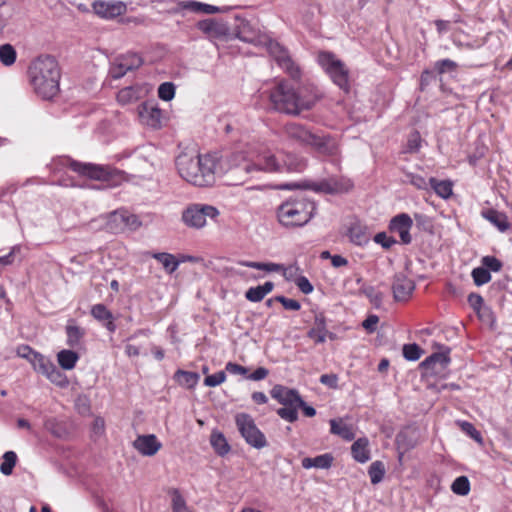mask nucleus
<instances>
[{
    "label": "nucleus",
    "instance_id": "obj_32",
    "mask_svg": "<svg viewBox=\"0 0 512 512\" xmlns=\"http://www.w3.org/2000/svg\"><path fill=\"white\" fill-rule=\"evenodd\" d=\"M67 344L70 347H77L85 335V329L76 325L73 320L69 321L66 326Z\"/></svg>",
    "mask_w": 512,
    "mask_h": 512
},
{
    "label": "nucleus",
    "instance_id": "obj_47",
    "mask_svg": "<svg viewBox=\"0 0 512 512\" xmlns=\"http://www.w3.org/2000/svg\"><path fill=\"white\" fill-rule=\"evenodd\" d=\"M451 489L455 494L465 496L470 491V482L466 476H460L454 480Z\"/></svg>",
    "mask_w": 512,
    "mask_h": 512
},
{
    "label": "nucleus",
    "instance_id": "obj_45",
    "mask_svg": "<svg viewBox=\"0 0 512 512\" xmlns=\"http://www.w3.org/2000/svg\"><path fill=\"white\" fill-rule=\"evenodd\" d=\"M45 377L59 387H66L69 384L66 375L56 365H53Z\"/></svg>",
    "mask_w": 512,
    "mask_h": 512
},
{
    "label": "nucleus",
    "instance_id": "obj_25",
    "mask_svg": "<svg viewBox=\"0 0 512 512\" xmlns=\"http://www.w3.org/2000/svg\"><path fill=\"white\" fill-rule=\"evenodd\" d=\"M482 217L492 223L500 232H506L510 229V223L505 213L495 209L482 211Z\"/></svg>",
    "mask_w": 512,
    "mask_h": 512
},
{
    "label": "nucleus",
    "instance_id": "obj_12",
    "mask_svg": "<svg viewBox=\"0 0 512 512\" xmlns=\"http://www.w3.org/2000/svg\"><path fill=\"white\" fill-rule=\"evenodd\" d=\"M298 115L311 110L322 98L319 89L312 83L306 82L295 89Z\"/></svg>",
    "mask_w": 512,
    "mask_h": 512
},
{
    "label": "nucleus",
    "instance_id": "obj_22",
    "mask_svg": "<svg viewBox=\"0 0 512 512\" xmlns=\"http://www.w3.org/2000/svg\"><path fill=\"white\" fill-rule=\"evenodd\" d=\"M348 237L353 244L358 246L366 245L370 241L368 227L359 221L351 223L348 229Z\"/></svg>",
    "mask_w": 512,
    "mask_h": 512
},
{
    "label": "nucleus",
    "instance_id": "obj_48",
    "mask_svg": "<svg viewBox=\"0 0 512 512\" xmlns=\"http://www.w3.org/2000/svg\"><path fill=\"white\" fill-rule=\"evenodd\" d=\"M471 276L475 285L481 286L488 283L491 280L490 271H488L483 266L476 267L472 270Z\"/></svg>",
    "mask_w": 512,
    "mask_h": 512
},
{
    "label": "nucleus",
    "instance_id": "obj_53",
    "mask_svg": "<svg viewBox=\"0 0 512 512\" xmlns=\"http://www.w3.org/2000/svg\"><path fill=\"white\" fill-rule=\"evenodd\" d=\"M175 86L171 82H164L158 88V97L164 101H170L174 98Z\"/></svg>",
    "mask_w": 512,
    "mask_h": 512
},
{
    "label": "nucleus",
    "instance_id": "obj_46",
    "mask_svg": "<svg viewBox=\"0 0 512 512\" xmlns=\"http://www.w3.org/2000/svg\"><path fill=\"white\" fill-rule=\"evenodd\" d=\"M139 89L135 87H125L117 94V100L122 104H128L138 99Z\"/></svg>",
    "mask_w": 512,
    "mask_h": 512
},
{
    "label": "nucleus",
    "instance_id": "obj_3",
    "mask_svg": "<svg viewBox=\"0 0 512 512\" xmlns=\"http://www.w3.org/2000/svg\"><path fill=\"white\" fill-rule=\"evenodd\" d=\"M175 163L180 177L194 186L209 187L216 181L217 160L211 155L182 152Z\"/></svg>",
    "mask_w": 512,
    "mask_h": 512
},
{
    "label": "nucleus",
    "instance_id": "obj_1",
    "mask_svg": "<svg viewBox=\"0 0 512 512\" xmlns=\"http://www.w3.org/2000/svg\"><path fill=\"white\" fill-rule=\"evenodd\" d=\"M288 161L281 164L272 154L259 156L256 162L248 160L241 153H233L227 158L225 181L228 185H241L248 179L255 177L259 172H281L286 167L287 171H302L305 164L295 156L288 155Z\"/></svg>",
    "mask_w": 512,
    "mask_h": 512
},
{
    "label": "nucleus",
    "instance_id": "obj_31",
    "mask_svg": "<svg viewBox=\"0 0 512 512\" xmlns=\"http://www.w3.org/2000/svg\"><path fill=\"white\" fill-rule=\"evenodd\" d=\"M330 427L332 434L338 435L344 440L351 441L355 437L352 426L344 423L342 419H331Z\"/></svg>",
    "mask_w": 512,
    "mask_h": 512
},
{
    "label": "nucleus",
    "instance_id": "obj_19",
    "mask_svg": "<svg viewBox=\"0 0 512 512\" xmlns=\"http://www.w3.org/2000/svg\"><path fill=\"white\" fill-rule=\"evenodd\" d=\"M95 13L103 18H114L126 12V4L122 1L105 2L99 1L93 4Z\"/></svg>",
    "mask_w": 512,
    "mask_h": 512
},
{
    "label": "nucleus",
    "instance_id": "obj_18",
    "mask_svg": "<svg viewBox=\"0 0 512 512\" xmlns=\"http://www.w3.org/2000/svg\"><path fill=\"white\" fill-rule=\"evenodd\" d=\"M133 447L143 456H153L162 447L154 434L139 435L133 442Z\"/></svg>",
    "mask_w": 512,
    "mask_h": 512
},
{
    "label": "nucleus",
    "instance_id": "obj_5",
    "mask_svg": "<svg viewBox=\"0 0 512 512\" xmlns=\"http://www.w3.org/2000/svg\"><path fill=\"white\" fill-rule=\"evenodd\" d=\"M316 205L304 196L290 197L277 207L278 222L286 228L305 226L314 216Z\"/></svg>",
    "mask_w": 512,
    "mask_h": 512
},
{
    "label": "nucleus",
    "instance_id": "obj_42",
    "mask_svg": "<svg viewBox=\"0 0 512 512\" xmlns=\"http://www.w3.org/2000/svg\"><path fill=\"white\" fill-rule=\"evenodd\" d=\"M241 266L263 270L266 272H279L283 270V265L277 263H263L254 261H240Z\"/></svg>",
    "mask_w": 512,
    "mask_h": 512
},
{
    "label": "nucleus",
    "instance_id": "obj_9",
    "mask_svg": "<svg viewBox=\"0 0 512 512\" xmlns=\"http://www.w3.org/2000/svg\"><path fill=\"white\" fill-rule=\"evenodd\" d=\"M318 61L323 69L329 74L333 82L344 92L349 91L348 70L344 64L332 53L321 52Z\"/></svg>",
    "mask_w": 512,
    "mask_h": 512
},
{
    "label": "nucleus",
    "instance_id": "obj_54",
    "mask_svg": "<svg viewBox=\"0 0 512 512\" xmlns=\"http://www.w3.org/2000/svg\"><path fill=\"white\" fill-rule=\"evenodd\" d=\"M421 146V136L419 132L414 131L410 133L407 141L406 152L416 153L419 151Z\"/></svg>",
    "mask_w": 512,
    "mask_h": 512
},
{
    "label": "nucleus",
    "instance_id": "obj_11",
    "mask_svg": "<svg viewBox=\"0 0 512 512\" xmlns=\"http://www.w3.org/2000/svg\"><path fill=\"white\" fill-rule=\"evenodd\" d=\"M313 132L304 124L298 122H287L281 129V135L285 140L299 146H309Z\"/></svg>",
    "mask_w": 512,
    "mask_h": 512
},
{
    "label": "nucleus",
    "instance_id": "obj_40",
    "mask_svg": "<svg viewBox=\"0 0 512 512\" xmlns=\"http://www.w3.org/2000/svg\"><path fill=\"white\" fill-rule=\"evenodd\" d=\"M31 365L36 372L45 376L55 364L50 359L38 353L37 355H34Z\"/></svg>",
    "mask_w": 512,
    "mask_h": 512
},
{
    "label": "nucleus",
    "instance_id": "obj_24",
    "mask_svg": "<svg viewBox=\"0 0 512 512\" xmlns=\"http://www.w3.org/2000/svg\"><path fill=\"white\" fill-rule=\"evenodd\" d=\"M328 334L326 328V318L322 313H317L314 318V325L308 331L307 335L316 343H324Z\"/></svg>",
    "mask_w": 512,
    "mask_h": 512
},
{
    "label": "nucleus",
    "instance_id": "obj_56",
    "mask_svg": "<svg viewBox=\"0 0 512 512\" xmlns=\"http://www.w3.org/2000/svg\"><path fill=\"white\" fill-rule=\"evenodd\" d=\"M226 380V374L224 371H219L212 375H208L204 379V384L208 387H216L222 384Z\"/></svg>",
    "mask_w": 512,
    "mask_h": 512
},
{
    "label": "nucleus",
    "instance_id": "obj_14",
    "mask_svg": "<svg viewBox=\"0 0 512 512\" xmlns=\"http://www.w3.org/2000/svg\"><path fill=\"white\" fill-rule=\"evenodd\" d=\"M309 147L323 156H336L339 154L340 147L337 139L328 134H313Z\"/></svg>",
    "mask_w": 512,
    "mask_h": 512
},
{
    "label": "nucleus",
    "instance_id": "obj_17",
    "mask_svg": "<svg viewBox=\"0 0 512 512\" xmlns=\"http://www.w3.org/2000/svg\"><path fill=\"white\" fill-rule=\"evenodd\" d=\"M270 394L272 398L284 406L303 404V399L297 390L282 385H275Z\"/></svg>",
    "mask_w": 512,
    "mask_h": 512
},
{
    "label": "nucleus",
    "instance_id": "obj_27",
    "mask_svg": "<svg viewBox=\"0 0 512 512\" xmlns=\"http://www.w3.org/2000/svg\"><path fill=\"white\" fill-rule=\"evenodd\" d=\"M351 454L354 460L359 463H366L369 461V440L366 437L357 439L351 446Z\"/></svg>",
    "mask_w": 512,
    "mask_h": 512
},
{
    "label": "nucleus",
    "instance_id": "obj_63",
    "mask_svg": "<svg viewBox=\"0 0 512 512\" xmlns=\"http://www.w3.org/2000/svg\"><path fill=\"white\" fill-rule=\"evenodd\" d=\"M295 284L299 290L304 294H310L313 291V286L305 276H300L295 280Z\"/></svg>",
    "mask_w": 512,
    "mask_h": 512
},
{
    "label": "nucleus",
    "instance_id": "obj_33",
    "mask_svg": "<svg viewBox=\"0 0 512 512\" xmlns=\"http://www.w3.org/2000/svg\"><path fill=\"white\" fill-rule=\"evenodd\" d=\"M429 184L434 192L443 199H448L452 195L453 183L450 180H437L432 177Z\"/></svg>",
    "mask_w": 512,
    "mask_h": 512
},
{
    "label": "nucleus",
    "instance_id": "obj_61",
    "mask_svg": "<svg viewBox=\"0 0 512 512\" xmlns=\"http://www.w3.org/2000/svg\"><path fill=\"white\" fill-rule=\"evenodd\" d=\"M461 428L464 432H466L468 435H470L471 438L476 440L477 442H482V437L480 432L474 427V425L470 422H463L461 424Z\"/></svg>",
    "mask_w": 512,
    "mask_h": 512
},
{
    "label": "nucleus",
    "instance_id": "obj_2",
    "mask_svg": "<svg viewBox=\"0 0 512 512\" xmlns=\"http://www.w3.org/2000/svg\"><path fill=\"white\" fill-rule=\"evenodd\" d=\"M211 40L216 45L223 41L241 40L263 45L269 55L275 60L278 66L293 80L299 82L303 72L301 67L291 58L288 50L277 41L272 40L268 34H251V37L244 34H211Z\"/></svg>",
    "mask_w": 512,
    "mask_h": 512
},
{
    "label": "nucleus",
    "instance_id": "obj_58",
    "mask_svg": "<svg viewBox=\"0 0 512 512\" xmlns=\"http://www.w3.org/2000/svg\"><path fill=\"white\" fill-rule=\"evenodd\" d=\"M456 68L457 64L450 59L440 60L435 63V69L439 74L453 72Z\"/></svg>",
    "mask_w": 512,
    "mask_h": 512
},
{
    "label": "nucleus",
    "instance_id": "obj_62",
    "mask_svg": "<svg viewBox=\"0 0 512 512\" xmlns=\"http://www.w3.org/2000/svg\"><path fill=\"white\" fill-rule=\"evenodd\" d=\"M38 352L34 351L28 345H21L17 348V355L21 358L27 359L30 363L33 361L34 355H37Z\"/></svg>",
    "mask_w": 512,
    "mask_h": 512
},
{
    "label": "nucleus",
    "instance_id": "obj_55",
    "mask_svg": "<svg viewBox=\"0 0 512 512\" xmlns=\"http://www.w3.org/2000/svg\"><path fill=\"white\" fill-rule=\"evenodd\" d=\"M405 178V182L410 183L417 189L426 190L428 188V184L425 178L420 175L414 173H406Z\"/></svg>",
    "mask_w": 512,
    "mask_h": 512
},
{
    "label": "nucleus",
    "instance_id": "obj_21",
    "mask_svg": "<svg viewBox=\"0 0 512 512\" xmlns=\"http://www.w3.org/2000/svg\"><path fill=\"white\" fill-rule=\"evenodd\" d=\"M299 187H307L306 185H299V184H286L281 186L283 189H292V188H299ZM309 188L315 190V191H323L329 194L333 193H339L343 191H348V189L351 187L350 183H347L345 186L340 185L338 182H330V181H323L319 184H314L312 186H308Z\"/></svg>",
    "mask_w": 512,
    "mask_h": 512
},
{
    "label": "nucleus",
    "instance_id": "obj_26",
    "mask_svg": "<svg viewBox=\"0 0 512 512\" xmlns=\"http://www.w3.org/2000/svg\"><path fill=\"white\" fill-rule=\"evenodd\" d=\"M449 362L450 358L447 353L438 352L427 357L421 362L420 366L426 371L431 370L432 372H436L437 366L439 369H443L449 364Z\"/></svg>",
    "mask_w": 512,
    "mask_h": 512
},
{
    "label": "nucleus",
    "instance_id": "obj_57",
    "mask_svg": "<svg viewBox=\"0 0 512 512\" xmlns=\"http://www.w3.org/2000/svg\"><path fill=\"white\" fill-rule=\"evenodd\" d=\"M482 266L488 271L498 272L502 268V263L499 259L494 256H485L482 258Z\"/></svg>",
    "mask_w": 512,
    "mask_h": 512
},
{
    "label": "nucleus",
    "instance_id": "obj_30",
    "mask_svg": "<svg viewBox=\"0 0 512 512\" xmlns=\"http://www.w3.org/2000/svg\"><path fill=\"white\" fill-rule=\"evenodd\" d=\"M182 7L191 12L202 14H216L225 11L224 8L193 0L184 2Z\"/></svg>",
    "mask_w": 512,
    "mask_h": 512
},
{
    "label": "nucleus",
    "instance_id": "obj_49",
    "mask_svg": "<svg viewBox=\"0 0 512 512\" xmlns=\"http://www.w3.org/2000/svg\"><path fill=\"white\" fill-rule=\"evenodd\" d=\"M362 293L369 299L370 303L375 308H380L381 307L382 302H383V293H381L380 291L376 290L372 286L365 287L362 290Z\"/></svg>",
    "mask_w": 512,
    "mask_h": 512
},
{
    "label": "nucleus",
    "instance_id": "obj_7",
    "mask_svg": "<svg viewBox=\"0 0 512 512\" xmlns=\"http://www.w3.org/2000/svg\"><path fill=\"white\" fill-rule=\"evenodd\" d=\"M69 166L79 175L86 176L92 180L106 181L110 186L120 185L126 180L124 172L113 169L110 166L81 163L77 161H71Z\"/></svg>",
    "mask_w": 512,
    "mask_h": 512
},
{
    "label": "nucleus",
    "instance_id": "obj_29",
    "mask_svg": "<svg viewBox=\"0 0 512 512\" xmlns=\"http://www.w3.org/2000/svg\"><path fill=\"white\" fill-rule=\"evenodd\" d=\"M274 289L273 282H265L263 285H258L256 287H250L245 292V297L250 302H260L262 301L266 295H268Z\"/></svg>",
    "mask_w": 512,
    "mask_h": 512
},
{
    "label": "nucleus",
    "instance_id": "obj_28",
    "mask_svg": "<svg viewBox=\"0 0 512 512\" xmlns=\"http://www.w3.org/2000/svg\"><path fill=\"white\" fill-rule=\"evenodd\" d=\"M334 457L330 453L318 455L314 458L305 457L302 459V467L305 469L317 468V469H328L333 463Z\"/></svg>",
    "mask_w": 512,
    "mask_h": 512
},
{
    "label": "nucleus",
    "instance_id": "obj_59",
    "mask_svg": "<svg viewBox=\"0 0 512 512\" xmlns=\"http://www.w3.org/2000/svg\"><path fill=\"white\" fill-rule=\"evenodd\" d=\"M374 241L385 249L391 248L396 243V240L393 237L388 236L385 232L376 234Z\"/></svg>",
    "mask_w": 512,
    "mask_h": 512
},
{
    "label": "nucleus",
    "instance_id": "obj_36",
    "mask_svg": "<svg viewBox=\"0 0 512 512\" xmlns=\"http://www.w3.org/2000/svg\"><path fill=\"white\" fill-rule=\"evenodd\" d=\"M210 443L215 452L220 456H224L230 451V446L221 432L213 431L210 436Z\"/></svg>",
    "mask_w": 512,
    "mask_h": 512
},
{
    "label": "nucleus",
    "instance_id": "obj_16",
    "mask_svg": "<svg viewBox=\"0 0 512 512\" xmlns=\"http://www.w3.org/2000/svg\"><path fill=\"white\" fill-rule=\"evenodd\" d=\"M412 225L413 221L411 217L406 213H401L391 219L389 229L391 232L397 233L400 236L402 243L409 244L412 241L410 235Z\"/></svg>",
    "mask_w": 512,
    "mask_h": 512
},
{
    "label": "nucleus",
    "instance_id": "obj_44",
    "mask_svg": "<svg viewBox=\"0 0 512 512\" xmlns=\"http://www.w3.org/2000/svg\"><path fill=\"white\" fill-rule=\"evenodd\" d=\"M16 50L10 44L0 46V61L5 66H11L16 61Z\"/></svg>",
    "mask_w": 512,
    "mask_h": 512
},
{
    "label": "nucleus",
    "instance_id": "obj_60",
    "mask_svg": "<svg viewBox=\"0 0 512 512\" xmlns=\"http://www.w3.org/2000/svg\"><path fill=\"white\" fill-rule=\"evenodd\" d=\"M275 301L280 302L286 310L298 311L301 308L297 300L286 298L284 296H276Z\"/></svg>",
    "mask_w": 512,
    "mask_h": 512
},
{
    "label": "nucleus",
    "instance_id": "obj_51",
    "mask_svg": "<svg viewBox=\"0 0 512 512\" xmlns=\"http://www.w3.org/2000/svg\"><path fill=\"white\" fill-rule=\"evenodd\" d=\"M198 27L202 32H227V29L224 28L221 24L216 22L213 19H207L204 21H200L198 23Z\"/></svg>",
    "mask_w": 512,
    "mask_h": 512
},
{
    "label": "nucleus",
    "instance_id": "obj_20",
    "mask_svg": "<svg viewBox=\"0 0 512 512\" xmlns=\"http://www.w3.org/2000/svg\"><path fill=\"white\" fill-rule=\"evenodd\" d=\"M139 116L145 125L154 129L161 127L162 112L157 106L148 103L143 104Z\"/></svg>",
    "mask_w": 512,
    "mask_h": 512
},
{
    "label": "nucleus",
    "instance_id": "obj_13",
    "mask_svg": "<svg viewBox=\"0 0 512 512\" xmlns=\"http://www.w3.org/2000/svg\"><path fill=\"white\" fill-rule=\"evenodd\" d=\"M142 58L136 53L121 55L115 59V62L110 68V75L114 79H120L128 71L138 69L142 65Z\"/></svg>",
    "mask_w": 512,
    "mask_h": 512
},
{
    "label": "nucleus",
    "instance_id": "obj_38",
    "mask_svg": "<svg viewBox=\"0 0 512 512\" xmlns=\"http://www.w3.org/2000/svg\"><path fill=\"white\" fill-rule=\"evenodd\" d=\"M153 258L161 263L163 268L169 274H172L174 271H176L179 266V261H177L175 256L170 253H155L153 254Z\"/></svg>",
    "mask_w": 512,
    "mask_h": 512
},
{
    "label": "nucleus",
    "instance_id": "obj_34",
    "mask_svg": "<svg viewBox=\"0 0 512 512\" xmlns=\"http://www.w3.org/2000/svg\"><path fill=\"white\" fill-rule=\"evenodd\" d=\"M453 43L459 49H475L483 45L482 40L473 39L472 34H455Z\"/></svg>",
    "mask_w": 512,
    "mask_h": 512
},
{
    "label": "nucleus",
    "instance_id": "obj_37",
    "mask_svg": "<svg viewBox=\"0 0 512 512\" xmlns=\"http://www.w3.org/2000/svg\"><path fill=\"white\" fill-rule=\"evenodd\" d=\"M111 218L115 222H121L125 227L131 230H136L141 226V221L136 215L129 214L127 212H114Z\"/></svg>",
    "mask_w": 512,
    "mask_h": 512
},
{
    "label": "nucleus",
    "instance_id": "obj_64",
    "mask_svg": "<svg viewBox=\"0 0 512 512\" xmlns=\"http://www.w3.org/2000/svg\"><path fill=\"white\" fill-rule=\"evenodd\" d=\"M320 382L329 388H337L338 377L336 374H323L320 376Z\"/></svg>",
    "mask_w": 512,
    "mask_h": 512
},
{
    "label": "nucleus",
    "instance_id": "obj_6",
    "mask_svg": "<svg viewBox=\"0 0 512 512\" xmlns=\"http://www.w3.org/2000/svg\"><path fill=\"white\" fill-rule=\"evenodd\" d=\"M272 108L279 113L298 116L295 88L285 79L279 80L265 92Z\"/></svg>",
    "mask_w": 512,
    "mask_h": 512
},
{
    "label": "nucleus",
    "instance_id": "obj_43",
    "mask_svg": "<svg viewBox=\"0 0 512 512\" xmlns=\"http://www.w3.org/2000/svg\"><path fill=\"white\" fill-rule=\"evenodd\" d=\"M385 466L381 461H374L368 469V474L372 484L380 483L385 475Z\"/></svg>",
    "mask_w": 512,
    "mask_h": 512
},
{
    "label": "nucleus",
    "instance_id": "obj_15",
    "mask_svg": "<svg viewBox=\"0 0 512 512\" xmlns=\"http://www.w3.org/2000/svg\"><path fill=\"white\" fill-rule=\"evenodd\" d=\"M415 290V283L406 275L399 273L394 276L392 291L396 301H407Z\"/></svg>",
    "mask_w": 512,
    "mask_h": 512
},
{
    "label": "nucleus",
    "instance_id": "obj_23",
    "mask_svg": "<svg viewBox=\"0 0 512 512\" xmlns=\"http://www.w3.org/2000/svg\"><path fill=\"white\" fill-rule=\"evenodd\" d=\"M91 315L94 319L101 322L109 332L116 330L113 314L104 304H95L91 308Z\"/></svg>",
    "mask_w": 512,
    "mask_h": 512
},
{
    "label": "nucleus",
    "instance_id": "obj_4",
    "mask_svg": "<svg viewBox=\"0 0 512 512\" xmlns=\"http://www.w3.org/2000/svg\"><path fill=\"white\" fill-rule=\"evenodd\" d=\"M30 83L35 93L43 99H52L59 92L61 72L55 58L40 56L28 68Z\"/></svg>",
    "mask_w": 512,
    "mask_h": 512
},
{
    "label": "nucleus",
    "instance_id": "obj_8",
    "mask_svg": "<svg viewBox=\"0 0 512 512\" xmlns=\"http://www.w3.org/2000/svg\"><path fill=\"white\" fill-rule=\"evenodd\" d=\"M220 215L217 207L209 204L193 203L182 212L181 220L189 228L201 229L207 220H215Z\"/></svg>",
    "mask_w": 512,
    "mask_h": 512
},
{
    "label": "nucleus",
    "instance_id": "obj_35",
    "mask_svg": "<svg viewBox=\"0 0 512 512\" xmlns=\"http://www.w3.org/2000/svg\"><path fill=\"white\" fill-rule=\"evenodd\" d=\"M79 356L76 352L72 350H61L57 354V361L60 367L64 370H71L75 367Z\"/></svg>",
    "mask_w": 512,
    "mask_h": 512
},
{
    "label": "nucleus",
    "instance_id": "obj_39",
    "mask_svg": "<svg viewBox=\"0 0 512 512\" xmlns=\"http://www.w3.org/2000/svg\"><path fill=\"white\" fill-rule=\"evenodd\" d=\"M175 378L180 385L191 389L197 385V383L200 379V376H199V374H197L195 372L178 370L175 373Z\"/></svg>",
    "mask_w": 512,
    "mask_h": 512
},
{
    "label": "nucleus",
    "instance_id": "obj_41",
    "mask_svg": "<svg viewBox=\"0 0 512 512\" xmlns=\"http://www.w3.org/2000/svg\"><path fill=\"white\" fill-rule=\"evenodd\" d=\"M17 462V455L14 451H7L2 456V462L0 464V471L5 476H9L13 472Z\"/></svg>",
    "mask_w": 512,
    "mask_h": 512
},
{
    "label": "nucleus",
    "instance_id": "obj_10",
    "mask_svg": "<svg viewBox=\"0 0 512 512\" xmlns=\"http://www.w3.org/2000/svg\"><path fill=\"white\" fill-rule=\"evenodd\" d=\"M235 422L242 437L249 445L257 449L267 445L264 434L257 428L254 419L250 415L240 413L236 416Z\"/></svg>",
    "mask_w": 512,
    "mask_h": 512
},
{
    "label": "nucleus",
    "instance_id": "obj_50",
    "mask_svg": "<svg viewBox=\"0 0 512 512\" xmlns=\"http://www.w3.org/2000/svg\"><path fill=\"white\" fill-rule=\"evenodd\" d=\"M423 354V350L419 347V345L413 344H405L403 346V356L408 361H417Z\"/></svg>",
    "mask_w": 512,
    "mask_h": 512
},
{
    "label": "nucleus",
    "instance_id": "obj_52",
    "mask_svg": "<svg viewBox=\"0 0 512 512\" xmlns=\"http://www.w3.org/2000/svg\"><path fill=\"white\" fill-rule=\"evenodd\" d=\"M297 405L284 406L277 410V414L288 422H295L298 419Z\"/></svg>",
    "mask_w": 512,
    "mask_h": 512
}]
</instances>
